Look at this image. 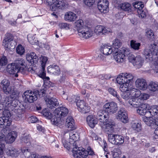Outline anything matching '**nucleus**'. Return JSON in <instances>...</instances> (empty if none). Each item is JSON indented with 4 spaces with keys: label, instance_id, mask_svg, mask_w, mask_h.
Returning a JSON list of instances; mask_svg holds the SVG:
<instances>
[{
    "label": "nucleus",
    "instance_id": "obj_32",
    "mask_svg": "<svg viewBox=\"0 0 158 158\" xmlns=\"http://www.w3.org/2000/svg\"><path fill=\"white\" fill-rule=\"evenodd\" d=\"M36 110L38 112H40L41 111V113L46 118L48 119H51L52 117H53V115L47 109H43L42 111H41L42 109H36Z\"/></svg>",
    "mask_w": 158,
    "mask_h": 158
},
{
    "label": "nucleus",
    "instance_id": "obj_36",
    "mask_svg": "<svg viewBox=\"0 0 158 158\" xmlns=\"http://www.w3.org/2000/svg\"><path fill=\"white\" fill-rule=\"evenodd\" d=\"M119 87L120 90L123 92L130 91V87L129 86V84L126 83L125 84H120Z\"/></svg>",
    "mask_w": 158,
    "mask_h": 158
},
{
    "label": "nucleus",
    "instance_id": "obj_41",
    "mask_svg": "<svg viewBox=\"0 0 158 158\" xmlns=\"http://www.w3.org/2000/svg\"><path fill=\"white\" fill-rule=\"evenodd\" d=\"M103 107L104 109H115L117 107V105L114 102H111L106 103Z\"/></svg>",
    "mask_w": 158,
    "mask_h": 158
},
{
    "label": "nucleus",
    "instance_id": "obj_11",
    "mask_svg": "<svg viewBox=\"0 0 158 158\" xmlns=\"http://www.w3.org/2000/svg\"><path fill=\"white\" fill-rule=\"evenodd\" d=\"M45 101L47 107L50 109L55 108L59 105L57 99L54 98H47L45 99Z\"/></svg>",
    "mask_w": 158,
    "mask_h": 158
},
{
    "label": "nucleus",
    "instance_id": "obj_49",
    "mask_svg": "<svg viewBox=\"0 0 158 158\" xmlns=\"http://www.w3.org/2000/svg\"><path fill=\"white\" fill-rule=\"evenodd\" d=\"M16 49L17 53L20 55H23L25 52L24 48L21 45H19Z\"/></svg>",
    "mask_w": 158,
    "mask_h": 158
},
{
    "label": "nucleus",
    "instance_id": "obj_10",
    "mask_svg": "<svg viewBox=\"0 0 158 158\" xmlns=\"http://www.w3.org/2000/svg\"><path fill=\"white\" fill-rule=\"evenodd\" d=\"M25 61L22 58H18L15 61L14 64L15 67H16L19 70V72L22 73H25Z\"/></svg>",
    "mask_w": 158,
    "mask_h": 158
},
{
    "label": "nucleus",
    "instance_id": "obj_64",
    "mask_svg": "<svg viewBox=\"0 0 158 158\" xmlns=\"http://www.w3.org/2000/svg\"><path fill=\"white\" fill-rule=\"evenodd\" d=\"M120 153V150L119 149H114L113 151V156L115 158L118 157Z\"/></svg>",
    "mask_w": 158,
    "mask_h": 158
},
{
    "label": "nucleus",
    "instance_id": "obj_16",
    "mask_svg": "<svg viewBox=\"0 0 158 158\" xmlns=\"http://www.w3.org/2000/svg\"><path fill=\"white\" fill-rule=\"evenodd\" d=\"M113 53L114 54V57L115 60L118 63H123L124 62V57L125 54L119 52L118 51L114 50Z\"/></svg>",
    "mask_w": 158,
    "mask_h": 158
},
{
    "label": "nucleus",
    "instance_id": "obj_60",
    "mask_svg": "<svg viewBox=\"0 0 158 158\" xmlns=\"http://www.w3.org/2000/svg\"><path fill=\"white\" fill-rule=\"evenodd\" d=\"M149 109H137V112L139 114L144 115L146 114L148 115L147 112Z\"/></svg>",
    "mask_w": 158,
    "mask_h": 158
},
{
    "label": "nucleus",
    "instance_id": "obj_19",
    "mask_svg": "<svg viewBox=\"0 0 158 158\" xmlns=\"http://www.w3.org/2000/svg\"><path fill=\"white\" fill-rule=\"evenodd\" d=\"M130 93L131 98L129 100L132 99L133 101L131 103L134 101H136V99L139 97L141 94V91L139 89L131 87L130 89Z\"/></svg>",
    "mask_w": 158,
    "mask_h": 158
},
{
    "label": "nucleus",
    "instance_id": "obj_12",
    "mask_svg": "<svg viewBox=\"0 0 158 158\" xmlns=\"http://www.w3.org/2000/svg\"><path fill=\"white\" fill-rule=\"evenodd\" d=\"M115 126L114 123H106V122L104 123H101L100 124V126L101 128L104 130L108 134H111L114 131V127Z\"/></svg>",
    "mask_w": 158,
    "mask_h": 158
},
{
    "label": "nucleus",
    "instance_id": "obj_54",
    "mask_svg": "<svg viewBox=\"0 0 158 158\" xmlns=\"http://www.w3.org/2000/svg\"><path fill=\"white\" fill-rule=\"evenodd\" d=\"M76 104L77 106L80 109H84V108H86L85 103L83 100H78Z\"/></svg>",
    "mask_w": 158,
    "mask_h": 158
},
{
    "label": "nucleus",
    "instance_id": "obj_6",
    "mask_svg": "<svg viewBox=\"0 0 158 158\" xmlns=\"http://www.w3.org/2000/svg\"><path fill=\"white\" fill-rule=\"evenodd\" d=\"M36 93L34 91H26L23 94L22 97L26 102L32 103L37 99Z\"/></svg>",
    "mask_w": 158,
    "mask_h": 158
},
{
    "label": "nucleus",
    "instance_id": "obj_14",
    "mask_svg": "<svg viewBox=\"0 0 158 158\" xmlns=\"http://www.w3.org/2000/svg\"><path fill=\"white\" fill-rule=\"evenodd\" d=\"M79 148L77 147L73 148V152L74 157L75 158H86L87 157V154L82 150L78 149Z\"/></svg>",
    "mask_w": 158,
    "mask_h": 158
},
{
    "label": "nucleus",
    "instance_id": "obj_13",
    "mask_svg": "<svg viewBox=\"0 0 158 158\" xmlns=\"http://www.w3.org/2000/svg\"><path fill=\"white\" fill-rule=\"evenodd\" d=\"M109 2L107 0H100L98 2V7L102 13H106L108 8Z\"/></svg>",
    "mask_w": 158,
    "mask_h": 158
},
{
    "label": "nucleus",
    "instance_id": "obj_50",
    "mask_svg": "<svg viewBox=\"0 0 158 158\" xmlns=\"http://www.w3.org/2000/svg\"><path fill=\"white\" fill-rule=\"evenodd\" d=\"M42 70L40 73L39 76L42 78L43 80L48 81H49V77L46 76V73H45V69L43 70L42 69Z\"/></svg>",
    "mask_w": 158,
    "mask_h": 158
},
{
    "label": "nucleus",
    "instance_id": "obj_59",
    "mask_svg": "<svg viewBox=\"0 0 158 158\" xmlns=\"http://www.w3.org/2000/svg\"><path fill=\"white\" fill-rule=\"evenodd\" d=\"M30 136L29 135H28L27 136H23L22 137L21 140L23 142L28 143L30 142Z\"/></svg>",
    "mask_w": 158,
    "mask_h": 158
},
{
    "label": "nucleus",
    "instance_id": "obj_37",
    "mask_svg": "<svg viewBox=\"0 0 158 158\" xmlns=\"http://www.w3.org/2000/svg\"><path fill=\"white\" fill-rule=\"evenodd\" d=\"M123 75L127 83L129 84L131 81H133L134 77L132 74L127 73H124Z\"/></svg>",
    "mask_w": 158,
    "mask_h": 158
},
{
    "label": "nucleus",
    "instance_id": "obj_23",
    "mask_svg": "<svg viewBox=\"0 0 158 158\" xmlns=\"http://www.w3.org/2000/svg\"><path fill=\"white\" fill-rule=\"evenodd\" d=\"M95 32L97 34L102 35L108 34L110 32L104 27L102 25H98L96 26L95 30Z\"/></svg>",
    "mask_w": 158,
    "mask_h": 158
},
{
    "label": "nucleus",
    "instance_id": "obj_3",
    "mask_svg": "<svg viewBox=\"0 0 158 158\" xmlns=\"http://www.w3.org/2000/svg\"><path fill=\"white\" fill-rule=\"evenodd\" d=\"M149 48H147L144 51V55L146 59L150 60H152L153 56H158V43H156L151 44L149 46ZM158 59L156 62L158 64V56L156 57Z\"/></svg>",
    "mask_w": 158,
    "mask_h": 158
},
{
    "label": "nucleus",
    "instance_id": "obj_56",
    "mask_svg": "<svg viewBox=\"0 0 158 158\" xmlns=\"http://www.w3.org/2000/svg\"><path fill=\"white\" fill-rule=\"evenodd\" d=\"M35 93L36 92L37 96V97L38 95H39V97H43L45 95V90L44 89V88H41L40 90H34Z\"/></svg>",
    "mask_w": 158,
    "mask_h": 158
},
{
    "label": "nucleus",
    "instance_id": "obj_22",
    "mask_svg": "<svg viewBox=\"0 0 158 158\" xmlns=\"http://www.w3.org/2000/svg\"><path fill=\"white\" fill-rule=\"evenodd\" d=\"M6 70L10 74H15V76L16 77H18L17 73H20L19 70L18 69L15 67L14 63L9 64L8 65L7 67Z\"/></svg>",
    "mask_w": 158,
    "mask_h": 158
},
{
    "label": "nucleus",
    "instance_id": "obj_2",
    "mask_svg": "<svg viewBox=\"0 0 158 158\" xmlns=\"http://www.w3.org/2000/svg\"><path fill=\"white\" fill-rule=\"evenodd\" d=\"M149 48H147L144 51V55L146 59L150 60H152L153 56H158V43H156L151 44L149 46ZM158 59L156 62L158 64V56L156 57Z\"/></svg>",
    "mask_w": 158,
    "mask_h": 158
},
{
    "label": "nucleus",
    "instance_id": "obj_33",
    "mask_svg": "<svg viewBox=\"0 0 158 158\" xmlns=\"http://www.w3.org/2000/svg\"><path fill=\"white\" fill-rule=\"evenodd\" d=\"M148 88L150 91L155 92L158 90V82L151 81L149 83Z\"/></svg>",
    "mask_w": 158,
    "mask_h": 158
},
{
    "label": "nucleus",
    "instance_id": "obj_53",
    "mask_svg": "<svg viewBox=\"0 0 158 158\" xmlns=\"http://www.w3.org/2000/svg\"><path fill=\"white\" fill-rule=\"evenodd\" d=\"M13 88L11 86H9L6 88L4 87L3 91L4 93L6 94H10L13 90Z\"/></svg>",
    "mask_w": 158,
    "mask_h": 158
},
{
    "label": "nucleus",
    "instance_id": "obj_28",
    "mask_svg": "<svg viewBox=\"0 0 158 158\" xmlns=\"http://www.w3.org/2000/svg\"><path fill=\"white\" fill-rule=\"evenodd\" d=\"M15 114H14L13 118L16 121L21 120L23 117V115L25 113V109H15Z\"/></svg>",
    "mask_w": 158,
    "mask_h": 158
},
{
    "label": "nucleus",
    "instance_id": "obj_57",
    "mask_svg": "<svg viewBox=\"0 0 158 158\" xmlns=\"http://www.w3.org/2000/svg\"><path fill=\"white\" fill-rule=\"evenodd\" d=\"M59 28L61 29H69V25L66 23H60L58 24Z\"/></svg>",
    "mask_w": 158,
    "mask_h": 158
},
{
    "label": "nucleus",
    "instance_id": "obj_55",
    "mask_svg": "<svg viewBox=\"0 0 158 158\" xmlns=\"http://www.w3.org/2000/svg\"><path fill=\"white\" fill-rule=\"evenodd\" d=\"M138 10L137 13L139 15V17L141 18H144L146 16L147 11L146 10Z\"/></svg>",
    "mask_w": 158,
    "mask_h": 158
},
{
    "label": "nucleus",
    "instance_id": "obj_21",
    "mask_svg": "<svg viewBox=\"0 0 158 158\" xmlns=\"http://www.w3.org/2000/svg\"><path fill=\"white\" fill-rule=\"evenodd\" d=\"M17 135L16 132L12 131L8 133L6 136L5 138V142L8 143H13Z\"/></svg>",
    "mask_w": 158,
    "mask_h": 158
},
{
    "label": "nucleus",
    "instance_id": "obj_39",
    "mask_svg": "<svg viewBox=\"0 0 158 158\" xmlns=\"http://www.w3.org/2000/svg\"><path fill=\"white\" fill-rule=\"evenodd\" d=\"M131 127L133 130L139 131L141 129V123L138 122H133L132 123Z\"/></svg>",
    "mask_w": 158,
    "mask_h": 158
},
{
    "label": "nucleus",
    "instance_id": "obj_38",
    "mask_svg": "<svg viewBox=\"0 0 158 158\" xmlns=\"http://www.w3.org/2000/svg\"><path fill=\"white\" fill-rule=\"evenodd\" d=\"M123 73L119 74L116 78V81L119 84H125L126 82L125 78L123 76Z\"/></svg>",
    "mask_w": 158,
    "mask_h": 158
},
{
    "label": "nucleus",
    "instance_id": "obj_48",
    "mask_svg": "<svg viewBox=\"0 0 158 158\" xmlns=\"http://www.w3.org/2000/svg\"><path fill=\"white\" fill-rule=\"evenodd\" d=\"M146 35L151 41L153 40L154 35L152 30H148L146 32Z\"/></svg>",
    "mask_w": 158,
    "mask_h": 158
},
{
    "label": "nucleus",
    "instance_id": "obj_24",
    "mask_svg": "<svg viewBox=\"0 0 158 158\" xmlns=\"http://www.w3.org/2000/svg\"><path fill=\"white\" fill-rule=\"evenodd\" d=\"M48 73L54 75H58L60 73V70L59 67L57 65H52L48 68Z\"/></svg>",
    "mask_w": 158,
    "mask_h": 158
},
{
    "label": "nucleus",
    "instance_id": "obj_25",
    "mask_svg": "<svg viewBox=\"0 0 158 158\" xmlns=\"http://www.w3.org/2000/svg\"><path fill=\"white\" fill-rule=\"evenodd\" d=\"M100 51L104 55H108L113 53L114 50L112 49L110 46L104 44L100 48Z\"/></svg>",
    "mask_w": 158,
    "mask_h": 158
},
{
    "label": "nucleus",
    "instance_id": "obj_40",
    "mask_svg": "<svg viewBox=\"0 0 158 158\" xmlns=\"http://www.w3.org/2000/svg\"><path fill=\"white\" fill-rule=\"evenodd\" d=\"M134 8L137 11L138 10H140L143 7L144 5L142 2H133L132 3Z\"/></svg>",
    "mask_w": 158,
    "mask_h": 158
},
{
    "label": "nucleus",
    "instance_id": "obj_8",
    "mask_svg": "<svg viewBox=\"0 0 158 158\" xmlns=\"http://www.w3.org/2000/svg\"><path fill=\"white\" fill-rule=\"evenodd\" d=\"M143 121L148 126L152 128H155L158 126V119H155L154 117H144L143 118Z\"/></svg>",
    "mask_w": 158,
    "mask_h": 158
},
{
    "label": "nucleus",
    "instance_id": "obj_43",
    "mask_svg": "<svg viewBox=\"0 0 158 158\" xmlns=\"http://www.w3.org/2000/svg\"><path fill=\"white\" fill-rule=\"evenodd\" d=\"M140 46V44L136 42L135 41L132 40L131 41V46L132 48L135 50H138Z\"/></svg>",
    "mask_w": 158,
    "mask_h": 158
},
{
    "label": "nucleus",
    "instance_id": "obj_35",
    "mask_svg": "<svg viewBox=\"0 0 158 158\" xmlns=\"http://www.w3.org/2000/svg\"><path fill=\"white\" fill-rule=\"evenodd\" d=\"M104 113H105V114H104V115L100 117L98 116V117L97 118V120L98 119V121L100 122L99 123L100 126L101 123H106V120H107V119L108 118V112H107L105 111Z\"/></svg>",
    "mask_w": 158,
    "mask_h": 158
},
{
    "label": "nucleus",
    "instance_id": "obj_20",
    "mask_svg": "<svg viewBox=\"0 0 158 158\" xmlns=\"http://www.w3.org/2000/svg\"><path fill=\"white\" fill-rule=\"evenodd\" d=\"M21 150L26 158H40L38 154L35 153L31 154L30 150L26 147H24L22 148Z\"/></svg>",
    "mask_w": 158,
    "mask_h": 158
},
{
    "label": "nucleus",
    "instance_id": "obj_63",
    "mask_svg": "<svg viewBox=\"0 0 158 158\" xmlns=\"http://www.w3.org/2000/svg\"><path fill=\"white\" fill-rule=\"evenodd\" d=\"M139 97V99L144 100L148 99L149 97V95L148 94L141 93Z\"/></svg>",
    "mask_w": 158,
    "mask_h": 158
},
{
    "label": "nucleus",
    "instance_id": "obj_27",
    "mask_svg": "<svg viewBox=\"0 0 158 158\" xmlns=\"http://www.w3.org/2000/svg\"><path fill=\"white\" fill-rule=\"evenodd\" d=\"M68 113V109H55L54 111L55 116L60 118L66 116Z\"/></svg>",
    "mask_w": 158,
    "mask_h": 158
},
{
    "label": "nucleus",
    "instance_id": "obj_15",
    "mask_svg": "<svg viewBox=\"0 0 158 158\" xmlns=\"http://www.w3.org/2000/svg\"><path fill=\"white\" fill-rule=\"evenodd\" d=\"M135 85L138 88L141 90H145L148 87L146 81L143 78H138L135 82Z\"/></svg>",
    "mask_w": 158,
    "mask_h": 158
},
{
    "label": "nucleus",
    "instance_id": "obj_62",
    "mask_svg": "<svg viewBox=\"0 0 158 158\" xmlns=\"http://www.w3.org/2000/svg\"><path fill=\"white\" fill-rule=\"evenodd\" d=\"M10 94H11V97L12 98L16 99L18 97L19 93L17 90H14L13 89V91Z\"/></svg>",
    "mask_w": 158,
    "mask_h": 158
},
{
    "label": "nucleus",
    "instance_id": "obj_46",
    "mask_svg": "<svg viewBox=\"0 0 158 158\" xmlns=\"http://www.w3.org/2000/svg\"><path fill=\"white\" fill-rule=\"evenodd\" d=\"M27 39L30 43L32 44L36 43V39L35 35L32 34H29L27 35Z\"/></svg>",
    "mask_w": 158,
    "mask_h": 158
},
{
    "label": "nucleus",
    "instance_id": "obj_30",
    "mask_svg": "<svg viewBox=\"0 0 158 158\" xmlns=\"http://www.w3.org/2000/svg\"><path fill=\"white\" fill-rule=\"evenodd\" d=\"M77 18L76 14L72 12H69L66 13L64 15V19L69 22H73L75 21Z\"/></svg>",
    "mask_w": 158,
    "mask_h": 158
},
{
    "label": "nucleus",
    "instance_id": "obj_58",
    "mask_svg": "<svg viewBox=\"0 0 158 158\" xmlns=\"http://www.w3.org/2000/svg\"><path fill=\"white\" fill-rule=\"evenodd\" d=\"M147 113L148 115L150 114L152 116L157 115L158 116V109H149ZM157 118L158 119V117Z\"/></svg>",
    "mask_w": 158,
    "mask_h": 158
},
{
    "label": "nucleus",
    "instance_id": "obj_31",
    "mask_svg": "<svg viewBox=\"0 0 158 158\" xmlns=\"http://www.w3.org/2000/svg\"><path fill=\"white\" fill-rule=\"evenodd\" d=\"M51 122L52 124L60 127L62 125L63 122H62L60 118L57 116H54L52 117L51 119Z\"/></svg>",
    "mask_w": 158,
    "mask_h": 158
},
{
    "label": "nucleus",
    "instance_id": "obj_51",
    "mask_svg": "<svg viewBox=\"0 0 158 158\" xmlns=\"http://www.w3.org/2000/svg\"><path fill=\"white\" fill-rule=\"evenodd\" d=\"M55 2L57 6L59 9H62V7L65 5V3L63 0H56Z\"/></svg>",
    "mask_w": 158,
    "mask_h": 158
},
{
    "label": "nucleus",
    "instance_id": "obj_7",
    "mask_svg": "<svg viewBox=\"0 0 158 158\" xmlns=\"http://www.w3.org/2000/svg\"><path fill=\"white\" fill-rule=\"evenodd\" d=\"M129 61L132 63L134 66L138 68H140L142 65L143 60L141 57L139 56H136L132 54H130L128 57Z\"/></svg>",
    "mask_w": 158,
    "mask_h": 158
},
{
    "label": "nucleus",
    "instance_id": "obj_4",
    "mask_svg": "<svg viewBox=\"0 0 158 158\" xmlns=\"http://www.w3.org/2000/svg\"><path fill=\"white\" fill-rule=\"evenodd\" d=\"M12 114L8 109H4L3 111V116L0 117V127L4 129L11 124L10 117Z\"/></svg>",
    "mask_w": 158,
    "mask_h": 158
},
{
    "label": "nucleus",
    "instance_id": "obj_47",
    "mask_svg": "<svg viewBox=\"0 0 158 158\" xmlns=\"http://www.w3.org/2000/svg\"><path fill=\"white\" fill-rule=\"evenodd\" d=\"M108 90L110 94H111L114 97H116L119 100V97L117 94L116 91L114 89L111 87L109 88L108 89Z\"/></svg>",
    "mask_w": 158,
    "mask_h": 158
},
{
    "label": "nucleus",
    "instance_id": "obj_45",
    "mask_svg": "<svg viewBox=\"0 0 158 158\" xmlns=\"http://www.w3.org/2000/svg\"><path fill=\"white\" fill-rule=\"evenodd\" d=\"M9 152L10 155L12 157H17L18 154V151L15 148H9Z\"/></svg>",
    "mask_w": 158,
    "mask_h": 158
},
{
    "label": "nucleus",
    "instance_id": "obj_9",
    "mask_svg": "<svg viewBox=\"0 0 158 158\" xmlns=\"http://www.w3.org/2000/svg\"><path fill=\"white\" fill-rule=\"evenodd\" d=\"M133 100L132 99L129 100V102L131 106L135 108H141L142 109H147L150 108V109H158V106L155 105L151 106V107L150 105L147 103H142L140 104L137 102L134 101L131 103Z\"/></svg>",
    "mask_w": 158,
    "mask_h": 158
},
{
    "label": "nucleus",
    "instance_id": "obj_1",
    "mask_svg": "<svg viewBox=\"0 0 158 158\" xmlns=\"http://www.w3.org/2000/svg\"><path fill=\"white\" fill-rule=\"evenodd\" d=\"M82 20L79 19L75 23V27L77 29L81 37L87 39L92 36L93 32L90 28L85 26Z\"/></svg>",
    "mask_w": 158,
    "mask_h": 158
},
{
    "label": "nucleus",
    "instance_id": "obj_52",
    "mask_svg": "<svg viewBox=\"0 0 158 158\" xmlns=\"http://www.w3.org/2000/svg\"><path fill=\"white\" fill-rule=\"evenodd\" d=\"M122 97L126 100H127L129 99H130L131 97L130 94V92H124L121 94Z\"/></svg>",
    "mask_w": 158,
    "mask_h": 158
},
{
    "label": "nucleus",
    "instance_id": "obj_61",
    "mask_svg": "<svg viewBox=\"0 0 158 158\" xmlns=\"http://www.w3.org/2000/svg\"><path fill=\"white\" fill-rule=\"evenodd\" d=\"M1 84L2 86V89L4 87H6L10 86V82L6 79H3L1 82Z\"/></svg>",
    "mask_w": 158,
    "mask_h": 158
},
{
    "label": "nucleus",
    "instance_id": "obj_44",
    "mask_svg": "<svg viewBox=\"0 0 158 158\" xmlns=\"http://www.w3.org/2000/svg\"><path fill=\"white\" fill-rule=\"evenodd\" d=\"M113 47L115 50H114L118 51V48L121 45V43L119 40L116 39L114 40L113 44Z\"/></svg>",
    "mask_w": 158,
    "mask_h": 158
},
{
    "label": "nucleus",
    "instance_id": "obj_18",
    "mask_svg": "<svg viewBox=\"0 0 158 158\" xmlns=\"http://www.w3.org/2000/svg\"><path fill=\"white\" fill-rule=\"evenodd\" d=\"M13 36L12 34L10 33H6L4 39L3 40V44L7 48H12L9 46V45L11 41H13Z\"/></svg>",
    "mask_w": 158,
    "mask_h": 158
},
{
    "label": "nucleus",
    "instance_id": "obj_5",
    "mask_svg": "<svg viewBox=\"0 0 158 158\" xmlns=\"http://www.w3.org/2000/svg\"><path fill=\"white\" fill-rule=\"evenodd\" d=\"M108 140L112 144L119 145L124 141V137L121 135L109 134L108 135Z\"/></svg>",
    "mask_w": 158,
    "mask_h": 158
},
{
    "label": "nucleus",
    "instance_id": "obj_34",
    "mask_svg": "<svg viewBox=\"0 0 158 158\" xmlns=\"http://www.w3.org/2000/svg\"><path fill=\"white\" fill-rule=\"evenodd\" d=\"M121 8L125 11L128 12L131 11V6L130 4L127 2H124L121 3L120 5Z\"/></svg>",
    "mask_w": 158,
    "mask_h": 158
},
{
    "label": "nucleus",
    "instance_id": "obj_42",
    "mask_svg": "<svg viewBox=\"0 0 158 158\" xmlns=\"http://www.w3.org/2000/svg\"><path fill=\"white\" fill-rule=\"evenodd\" d=\"M48 60L47 57L41 56L40 57V62L42 68L43 69H45V65Z\"/></svg>",
    "mask_w": 158,
    "mask_h": 158
},
{
    "label": "nucleus",
    "instance_id": "obj_26",
    "mask_svg": "<svg viewBox=\"0 0 158 158\" xmlns=\"http://www.w3.org/2000/svg\"><path fill=\"white\" fill-rule=\"evenodd\" d=\"M26 59L28 61L34 64H36L38 60V57L36 54L34 52H31L28 54L26 56Z\"/></svg>",
    "mask_w": 158,
    "mask_h": 158
},
{
    "label": "nucleus",
    "instance_id": "obj_17",
    "mask_svg": "<svg viewBox=\"0 0 158 158\" xmlns=\"http://www.w3.org/2000/svg\"><path fill=\"white\" fill-rule=\"evenodd\" d=\"M118 117L123 123H126L128 121V118L127 112L124 109H120L118 112Z\"/></svg>",
    "mask_w": 158,
    "mask_h": 158
},
{
    "label": "nucleus",
    "instance_id": "obj_29",
    "mask_svg": "<svg viewBox=\"0 0 158 158\" xmlns=\"http://www.w3.org/2000/svg\"><path fill=\"white\" fill-rule=\"evenodd\" d=\"M86 120L89 126L92 128H94L98 122L97 118H95L91 115L87 117Z\"/></svg>",
    "mask_w": 158,
    "mask_h": 158
}]
</instances>
